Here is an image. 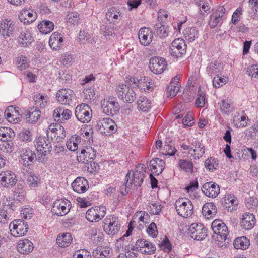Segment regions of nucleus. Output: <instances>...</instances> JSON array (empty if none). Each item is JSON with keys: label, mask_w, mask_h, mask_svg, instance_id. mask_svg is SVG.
<instances>
[{"label": "nucleus", "mask_w": 258, "mask_h": 258, "mask_svg": "<svg viewBox=\"0 0 258 258\" xmlns=\"http://www.w3.org/2000/svg\"><path fill=\"white\" fill-rule=\"evenodd\" d=\"M106 15L107 19L110 21L112 18L117 19L121 14L117 12L116 8L112 7L108 10Z\"/></svg>", "instance_id": "obj_50"}, {"label": "nucleus", "mask_w": 258, "mask_h": 258, "mask_svg": "<svg viewBox=\"0 0 258 258\" xmlns=\"http://www.w3.org/2000/svg\"><path fill=\"white\" fill-rule=\"evenodd\" d=\"M134 248H131L130 247H126L125 250L126 258H136L138 253L134 252Z\"/></svg>", "instance_id": "obj_64"}, {"label": "nucleus", "mask_w": 258, "mask_h": 258, "mask_svg": "<svg viewBox=\"0 0 258 258\" xmlns=\"http://www.w3.org/2000/svg\"><path fill=\"white\" fill-rule=\"evenodd\" d=\"M23 201L19 199H13V200L7 205H4V208L10 211L20 210L23 204Z\"/></svg>", "instance_id": "obj_36"}, {"label": "nucleus", "mask_w": 258, "mask_h": 258, "mask_svg": "<svg viewBox=\"0 0 258 258\" xmlns=\"http://www.w3.org/2000/svg\"><path fill=\"white\" fill-rule=\"evenodd\" d=\"M180 78V76L177 75L172 79L170 85L167 88V92L168 97H174L179 91L181 86L179 82Z\"/></svg>", "instance_id": "obj_21"}, {"label": "nucleus", "mask_w": 258, "mask_h": 258, "mask_svg": "<svg viewBox=\"0 0 258 258\" xmlns=\"http://www.w3.org/2000/svg\"><path fill=\"white\" fill-rule=\"evenodd\" d=\"M186 45L184 42V40H183L180 44H179V46H178L176 48H175L174 50H177V53H179V57H181L183 54H185L186 52Z\"/></svg>", "instance_id": "obj_59"}, {"label": "nucleus", "mask_w": 258, "mask_h": 258, "mask_svg": "<svg viewBox=\"0 0 258 258\" xmlns=\"http://www.w3.org/2000/svg\"><path fill=\"white\" fill-rule=\"evenodd\" d=\"M255 223L254 216L250 213L243 215V229L249 230L253 228Z\"/></svg>", "instance_id": "obj_27"}, {"label": "nucleus", "mask_w": 258, "mask_h": 258, "mask_svg": "<svg viewBox=\"0 0 258 258\" xmlns=\"http://www.w3.org/2000/svg\"><path fill=\"white\" fill-rule=\"evenodd\" d=\"M245 73L251 78H258V64L248 67Z\"/></svg>", "instance_id": "obj_49"}, {"label": "nucleus", "mask_w": 258, "mask_h": 258, "mask_svg": "<svg viewBox=\"0 0 258 258\" xmlns=\"http://www.w3.org/2000/svg\"><path fill=\"white\" fill-rule=\"evenodd\" d=\"M150 167L151 171L155 176L159 175L164 169L165 162L159 158H155L150 161Z\"/></svg>", "instance_id": "obj_19"}, {"label": "nucleus", "mask_w": 258, "mask_h": 258, "mask_svg": "<svg viewBox=\"0 0 258 258\" xmlns=\"http://www.w3.org/2000/svg\"><path fill=\"white\" fill-rule=\"evenodd\" d=\"M208 230L202 223H192L187 229V234L196 240H202L207 236Z\"/></svg>", "instance_id": "obj_7"}, {"label": "nucleus", "mask_w": 258, "mask_h": 258, "mask_svg": "<svg viewBox=\"0 0 258 258\" xmlns=\"http://www.w3.org/2000/svg\"><path fill=\"white\" fill-rule=\"evenodd\" d=\"M2 28L1 34L4 37H10L15 31L16 27L14 23L11 20L5 19L0 23Z\"/></svg>", "instance_id": "obj_18"}, {"label": "nucleus", "mask_w": 258, "mask_h": 258, "mask_svg": "<svg viewBox=\"0 0 258 258\" xmlns=\"http://www.w3.org/2000/svg\"><path fill=\"white\" fill-rule=\"evenodd\" d=\"M211 228L213 232L217 235V241L219 242L218 245L222 246L229 233L228 227L222 221L216 219L212 223Z\"/></svg>", "instance_id": "obj_2"}, {"label": "nucleus", "mask_w": 258, "mask_h": 258, "mask_svg": "<svg viewBox=\"0 0 258 258\" xmlns=\"http://www.w3.org/2000/svg\"><path fill=\"white\" fill-rule=\"evenodd\" d=\"M73 92L68 89L59 90L56 94L57 101L61 104L69 105L72 101Z\"/></svg>", "instance_id": "obj_15"}, {"label": "nucleus", "mask_w": 258, "mask_h": 258, "mask_svg": "<svg viewBox=\"0 0 258 258\" xmlns=\"http://www.w3.org/2000/svg\"><path fill=\"white\" fill-rule=\"evenodd\" d=\"M101 108L104 113L112 116L116 114L120 110L118 102L116 99L112 96H109L102 102Z\"/></svg>", "instance_id": "obj_6"}, {"label": "nucleus", "mask_w": 258, "mask_h": 258, "mask_svg": "<svg viewBox=\"0 0 258 258\" xmlns=\"http://www.w3.org/2000/svg\"><path fill=\"white\" fill-rule=\"evenodd\" d=\"M17 181L16 175L12 171L7 170L0 173V182L5 188L10 189L13 187Z\"/></svg>", "instance_id": "obj_11"}, {"label": "nucleus", "mask_w": 258, "mask_h": 258, "mask_svg": "<svg viewBox=\"0 0 258 258\" xmlns=\"http://www.w3.org/2000/svg\"><path fill=\"white\" fill-rule=\"evenodd\" d=\"M69 211L66 207V203L64 201L57 200L52 206V212L57 216H61L67 214Z\"/></svg>", "instance_id": "obj_20"}, {"label": "nucleus", "mask_w": 258, "mask_h": 258, "mask_svg": "<svg viewBox=\"0 0 258 258\" xmlns=\"http://www.w3.org/2000/svg\"><path fill=\"white\" fill-rule=\"evenodd\" d=\"M159 246L160 248L163 249H166L168 250V252L171 251V244L166 236H165L164 239L162 241V242L159 244Z\"/></svg>", "instance_id": "obj_58"}, {"label": "nucleus", "mask_w": 258, "mask_h": 258, "mask_svg": "<svg viewBox=\"0 0 258 258\" xmlns=\"http://www.w3.org/2000/svg\"><path fill=\"white\" fill-rule=\"evenodd\" d=\"M245 205L248 209L255 207L257 204V200L254 197L245 198Z\"/></svg>", "instance_id": "obj_61"}, {"label": "nucleus", "mask_w": 258, "mask_h": 258, "mask_svg": "<svg viewBox=\"0 0 258 258\" xmlns=\"http://www.w3.org/2000/svg\"><path fill=\"white\" fill-rule=\"evenodd\" d=\"M223 204L226 208H228V210L231 207L230 205L232 208L230 210H235L237 209L238 201L237 198L234 195H228L224 197Z\"/></svg>", "instance_id": "obj_30"}, {"label": "nucleus", "mask_w": 258, "mask_h": 258, "mask_svg": "<svg viewBox=\"0 0 258 258\" xmlns=\"http://www.w3.org/2000/svg\"><path fill=\"white\" fill-rule=\"evenodd\" d=\"M104 125H103L105 128H109L110 130L113 131L114 130V122L110 118H107L103 119Z\"/></svg>", "instance_id": "obj_62"}, {"label": "nucleus", "mask_w": 258, "mask_h": 258, "mask_svg": "<svg viewBox=\"0 0 258 258\" xmlns=\"http://www.w3.org/2000/svg\"><path fill=\"white\" fill-rule=\"evenodd\" d=\"M36 14L28 10H23L20 15L19 18L24 24H30L36 19Z\"/></svg>", "instance_id": "obj_26"}, {"label": "nucleus", "mask_w": 258, "mask_h": 258, "mask_svg": "<svg viewBox=\"0 0 258 258\" xmlns=\"http://www.w3.org/2000/svg\"><path fill=\"white\" fill-rule=\"evenodd\" d=\"M40 32L43 34L51 32L54 29V24L49 20H43L38 25Z\"/></svg>", "instance_id": "obj_33"}, {"label": "nucleus", "mask_w": 258, "mask_h": 258, "mask_svg": "<svg viewBox=\"0 0 258 258\" xmlns=\"http://www.w3.org/2000/svg\"><path fill=\"white\" fill-rule=\"evenodd\" d=\"M223 63L219 60H213L210 62L206 69L208 74L213 77L215 75H221L223 71Z\"/></svg>", "instance_id": "obj_16"}, {"label": "nucleus", "mask_w": 258, "mask_h": 258, "mask_svg": "<svg viewBox=\"0 0 258 258\" xmlns=\"http://www.w3.org/2000/svg\"><path fill=\"white\" fill-rule=\"evenodd\" d=\"M63 41L61 34L58 32H54L50 36L49 44L52 49L57 50L62 45Z\"/></svg>", "instance_id": "obj_25"}, {"label": "nucleus", "mask_w": 258, "mask_h": 258, "mask_svg": "<svg viewBox=\"0 0 258 258\" xmlns=\"http://www.w3.org/2000/svg\"><path fill=\"white\" fill-rule=\"evenodd\" d=\"M102 227L107 234L113 236L119 232L120 229V224L116 216L110 215L104 219Z\"/></svg>", "instance_id": "obj_4"}, {"label": "nucleus", "mask_w": 258, "mask_h": 258, "mask_svg": "<svg viewBox=\"0 0 258 258\" xmlns=\"http://www.w3.org/2000/svg\"><path fill=\"white\" fill-rule=\"evenodd\" d=\"M68 16V22L72 23L73 24H77L80 19L79 15L77 13H72L69 14Z\"/></svg>", "instance_id": "obj_63"}, {"label": "nucleus", "mask_w": 258, "mask_h": 258, "mask_svg": "<svg viewBox=\"0 0 258 258\" xmlns=\"http://www.w3.org/2000/svg\"><path fill=\"white\" fill-rule=\"evenodd\" d=\"M205 104V95L203 92L199 94L198 97L195 101V105L197 107H203Z\"/></svg>", "instance_id": "obj_54"}, {"label": "nucleus", "mask_w": 258, "mask_h": 258, "mask_svg": "<svg viewBox=\"0 0 258 258\" xmlns=\"http://www.w3.org/2000/svg\"><path fill=\"white\" fill-rule=\"evenodd\" d=\"M87 154L88 159H90V163H91L95 158L96 155V151L92 148V146H86V148L82 149V153Z\"/></svg>", "instance_id": "obj_48"}, {"label": "nucleus", "mask_w": 258, "mask_h": 258, "mask_svg": "<svg viewBox=\"0 0 258 258\" xmlns=\"http://www.w3.org/2000/svg\"><path fill=\"white\" fill-rule=\"evenodd\" d=\"M204 165L206 168L209 170L216 169L218 166V161L213 157L208 158L205 160Z\"/></svg>", "instance_id": "obj_43"}, {"label": "nucleus", "mask_w": 258, "mask_h": 258, "mask_svg": "<svg viewBox=\"0 0 258 258\" xmlns=\"http://www.w3.org/2000/svg\"><path fill=\"white\" fill-rule=\"evenodd\" d=\"M182 123L187 126H191L194 124V117L191 113H187L182 119Z\"/></svg>", "instance_id": "obj_52"}, {"label": "nucleus", "mask_w": 258, "mask_h": 258, "mask_svg": "<svg viewBox=\"0 0 258 258\" xmlns=\"http://www.w3.org/2000/svg\"><path fill=\"white\" fill-rule=\"evenodd\" d=\"M175 207L178 214L182 217H190L194 213V206L188 199L182 198L176 200Z\"/></svg>", "instance_id": "obj_3"}, {"label": "nucleus", "mask_w": 258, "mask_h": 258, "mask_svg": "<svg viewBox=\"0 0 258 258\" xmlns=\"http://www.w3.org/2000/svg\"><path fill=\"white\" fill-rule=\"evenodd\" d=\"M221 17L222 15L221 16L218 15V13L211 15L209 22L210 27L213 28L216 27L218 24H221L223 22Z\"/></svg>", "instance_id": "obj_39"}, {"label": "nucleus", "mask_w": 258, "mask_h": 258, "mask_svg": "<svg viewBox=\"0 0 258 258\" xmlns=\"http://www.w3.org/2000/svg\"><path fill=\"white\" fill-rule=\"evenodd\" d=\"M140 42L143 45L147 46L152 41V35L148 28H141L138 33Z\"/></svg>", "instance_id": "obj_23"}, {"label": "nucleus", "mask_w": 258, "mask_h": 258, "mask_svg": "<svg viewBox=\"0 0 258 258\" xmlns=\"http://www.w3.org/2000/svg\"><path fill=\"white\" fill-rule=\"evenodd\" d=\"M167 66L165 59L162 57H152L149 61V67L150 70L155 74L162 73Z\"/></svg>", "instance_id": "obj_12"}, {"label": "nucleus", "mask_w": 258, "mask_h": 258, "mask_svg": "<svg viewBox=\"0 0 258 258\" xmlns=\"http://www.w3.org/2000/svg\"><path fill=\"white\" fill-rule=\"evenodd\" d=\"M147 232L150 236L155 237L157 236L158 231L157 230L156 224L154 222H152L147 229Z\"/></svg>", "instance_id": "obj_53"}, {"label": "nucleus", "mask_w": 258, "mask_h": 258, "mask_svg": "<svg viewBox=\"0 0 258 258\" xmlns=\"http://www.w3.org/2000/svg\"><path fill=\"white\" fill-rule=\"evenodd\" d=\"M144 246L143 249H141V252L148 255H151L155 253L156 247L154 244L147 241V244Z\"/></svg>", "instance_id": "obj_45"}, {"label": "nucleus", "mask_w": 258, "mask_h": 258, "mask_svg": "<svg viewBox=\"0 0 258 258\" xmlns=\"http://www.w3.org/2000/svg\"><path fill=\"white\" fill-rule=\"evenodd\" d=\"M146 169V168L144 164H139L136 167V171L132 176L131 175V177L129 179L128 186H131L134 184L135 186L141 187L145 178Z\"/></svg>", "instance_id": "obj_10"}, {"label": "nucleus", "mask_w": 258, "mask_h": 258, "mask_svg": "<svg viewBox=\"0 0 258 258\" xmlns=\"http://www.w3.org/2000/svg\"><path fill=\"white\" fill-rule=\"evenodd\" d=\"M131 177V171H128L126 174L125 178V182L120 187V193L125 196L127 195L128 192V189L131 186H128L129 184V179Z\"/></svg>", "instance_id": "obj_47"}, {"label": "nucleus", "mask_w": 258, "mask_h": 258, "mask_svg": "<svg viewBox=\"0 0 258 258\" xmlns=\"http://www.w3.org/2000/svg\"><path fill=\"white\" fill-rule=\"evenodd\" d=\"M183 40H184L182 39L178 38L173 41L171 43L170 45V52L172 56L177 58L179 57V53H177L174 49L176 48L178 46H179V44Z\"/></svg>", "instance_id": "obj_46"}, {"label": "nucleus", "mask_w": 258, "mask_h": 258, "mask_svg": "<svg viewBox=\"0 0 258 258\" xmlns=\"http://www.w3.org/2000/svg\"><path fill=\"white\" fill-rule=\"evenodd\" d=\"M33 41V38L30 32L27 30L22 31L18 38V42L20 44L24 47L28 46Z\"/></svg>", "instance_id": "obj_31"}, {"label": "nucleus", "mask_w": 258, "mask_h": 258, "mask_svg": "<svg viewBox=\"0 0 258 258\" xmlns=\"http://www.w3.org/2000/svg\"><path fill=\"white\" fill-rule=\"evenodd\" d=\"M37 150V156L34 151L32 150H26L22 155V159L23 161V165L25 167L31 165L33 162L34 158L38 161L43 162L45 161V156L50 153L52 146H34Z\"/></svg>", "instance_id": "obj_1"}, {"label": "nucleus", "mask_w": 258, "mask_h": 258, "mask_svg": "<svg viewBox=\"0 0 258 258\" xmlns=\"http://www.w3.org/2000/svg\"><path fill=\"white\" fill-rule=\"evenodd\" d=\"M72 241L71 235L69 233H63L58 235L56 239V243L61 247H66L71 244Z\"/></svg>", "instance_id": "obj_32"}, {"label": "nucleus", "mask_w": 258, "mask_h": 258, "mask_svg": "<svg viewBox=\"0 0 258 258\" xmlns=\"http://www.w3.org/2000/svg\"><path fill=\"white\" fill-rule=\"evenodd\" d=\"M217 212V207L213 203H207L203 206V215L207 218L213 217L216 214Z\"/></svg>", "instance_id": "obj_29"}, {"label": "nucleus", "mask_w": 258, "mask_h": 258, "mask_svg": "<svg viewBox=\"0 0 258 258\" xmlns=\"http://www.w3.org/2000/svg\"><path fill=\"white\" fill-rule=\"evenodd\" d=\"M137 108L143 112H148L152 107L151 101L145 96H140L137 101Z\"/></svg>", "instance_id": "obj_24"}, {"label": "nucleus", "mask_w": 258, "mask_h": 258, "mask_svg": "<svg viewBox=\"0 0 258 258\" xmlns=\"http://www.w3.org/2000/svg\"><path fill=\"white\" fill-rule=\"evenodd\" d=\"M92 110L90 106L86 104H81L78 105L75 109V116L81 122L88 123L92 118Z\"/></svg>", "instance_id": "obj_8"}, {"label": "nucleus", "mask_w": 258, "mask_h": 258, "mask_svg": "<svg viewBox=\"0 0 258 258\" xmlns=\"http://www.w3.org/2000/svg\"><path fill=\"white\" fill-rule=\"evenodd\" d=\"M185 38L189 42L194 41L198 37V31L195 27L188 28L185 33Z\"/></svg>", "instance_id": "obj_41"}, {"label": "nucleus", "mask_w": 258, "mask_h": 258, "mask_svg": "<svg viewBox=\"0 0 258 258\" xmlns=\"http://www.w3.org/2000/svg\"><path fill=\"white\" fill-rule=\"evenodd\" d=\"M29 61L25 56L21 55L16 58L17 67L21 70H25L29 66Z\"/></svg>", "instance_id": "obj_37"}, {"label": "nucleus", "mask_w": 258, "mask_h": 258, "mask_svg": "<svg viewBox=\"0 0 258 258\" xmlns=\"http://www.w3.org/2000/svg\"><path fill=\"white\" fill-rule=\"evenodd\" d=\"M249 4L251 7L250 17L253 19H258V0H249Z\"/></svg>", "instance_id": "obj_44"}, {"label": "nucleus", "mask_w": 258, "mask_h": 258, "mask_svg": "<svg viewBox=\"0 0 258 258\" xmlns=\"http://www.w3.org/2000/svg\"><path fill=\"white\" fill-rule=\"evenodd\" d=\"M26 194V191L24 188L21 187V188L16 189L15 191V199L21 200V201H24V196Z\"/></svg>", "instance_id": "obj_60"}, {"label": "nucleus", "mask_w": 258, "mask_h": 258, "mask_svg": "<svg viewBox=\"0 0 258 258\" xmlns=\"http://www.w3.org/2000/svg\"><path fill=\"white\" fill-rule=\"evenodd\" d=\"M33 248V244L27 239L20 240L17 245L18 251L23 254L30 253L32 251Z\"/></svg>", "instance_id": "obj_22"}, {"label": "nucleus", "mask_w": 258, "mask_h": 258, "mask_svg": "<svg viewBox=\"0 0 258 258\" xmlns=\"http://www.w3.org/2000/svg\"><path fill=\"white\" fill-rule=\"evenodd\" d=\"M12 235L14 237L24 236L28 231V225L27 222L21 219L13 221L9 225Z\"/></svg>", "instance_id": "obj_9"}, {"label": "nucleus", "mask_w": 258, "mask_h": 258, "mask_svg": "<svg viewBox=\"0 0 258 258\" xmlns=\"http://www.w3.org/2000/svg\"><path fill=\"white\" fill-rule=\"evenodd\" d=\"M104 207L91 208L86 213V218L90 222H96L100 220L105 215Z\"/></svg>", "instance_id": "obj_13"}, {"label": "nucleus", "mask_w": 258, "mask_h": 258, "mask_svg": "<svg viewBox=\"0 0 258 258\" xmlns=\"http://www.w3.org/2000/svg\"><path fill=\"white\" fill-rule=\"evenodd\" d=\"M178 165L180 168L187 172L192 173L194 172L193 164L189 160L180 159L179 161Z\"/></svg>", "instance_id": "obj_38"}, {"label": "nucleus", "mask_w": 258, "mask_h": 258, "mask_svg": "<svg viewBox=\"0 0 258 258\" xmlns=\"http://www.w3.org/2000/svg\"><path fill=\"white\" fill-rule=\"evenodd\" d=\"M242 115L239 113L236 112L233 117L232 124L237 127H240L242 125Z\"/></svg>", "instance_id": "obj_57"}, {"label": "nucleus", "mask_w": 258, "mask_h": 258, "mask_svg": "<svg viewBox=\"0 0 258 258\" xmlns=\"http://www.w3.org/2000/svg\"><path fill=\"white\" fill-rule=\"evenodd\" d=\"M215 75L213 79V85L215 88H219L228 82V78L224 76Z\"/></svg>", "instance_id": "obj_40"}, {"label": "nucleus", "mask_w": 258, "mask_h": 258, "mask_svg": "<svg viewBox=\"0 0 258 258\" xmlns=\"http://www.w3.org/2000/svg\"><path fill=\"white\" fill-rule=\"evenodd\" d=\"M242 14V9L241 7L238 8L233 13L232 17V22L236 25L240 21V16Z\"/></svg>", "instance_id": "obj_55"}, {"label": "nucleus", "mask_w": 258, "mask_h": 258, "mask_svg": "<svg viewBox=\"0 0 258 258\" xmlns=\"http://www.w3.org/2000/svg\"><path fill=\"white\" fill-rule=\"evenodd\" d=\"M40 179L37 176L32 173L28 175L26 180L27 183L31 188L37 187L40 183Z\"/></svg>", "instance_id": "obj_42"}, {"label": "nucleus", "mask_w": 258, "mask_h": 258, "mask_svg": "<svg viewBox=\"0 0 258 258\" xmlns=\"http://www.w3.org/2000/svg\"><path fill=\"white\" fill-rule=\"evenodd\" d=\"M74 191L78 194L85 192L89 188L88 181L83 177H78L72 183Z\"/></svg>", "instance_id": "obj_17"}, {"label": "nucleus", "mask_w": 258, "mask_h": 258, "mask_svg": "<svg viewBox=\"0 0 258 258\" xmlns=\"http://www.w3.org/2000/svg\"><path fill=\"white\" fill-rule=\"evenodd\" d=\"M202 192L209 198H216L220 193V187L216 183L210 181L203 185Z\"/></svg>", "instance_id": "obj_14"}, {"label": "nucleus", "mask_w": 258, "mask_h": 258, "mask_svg": "<svg viewBox=\"0 0 258 258\" xmlns=\"http://www.w3.org/2000/svg\"><path fill=\"white\" fill-rule=\"evenodd\" d=\"M220 110L223 114L229 115L233 110L234 107L228 99H223L219 103Z\"/></svg>", "instance_id": "obj_34"}, {"label": "nucleus", "mask_w": 258, "mask_h": 258, "mask_svg": "<svg viewBox=\"0 0 258 258\" xmlns=\"http://www.w3.org/2000/svg\"><path fill=\"white\" fill-rule=\"evenodd\" d=\"M116 92L119 98L125 103H132L136 98L133 89L124 84L116 86Z\"/></svg>", "instance_id": "obj_5"}, {"label": "nucleus", "mask_w": 258, "mask_h": 258, "mask_svg": "<svg viewBox=\"0 0 258 258\" xmlns=\"http://www.w3.org/2000/svg\"><path fill=\"white\" fill-rule=\"evenodd\" d=\"M19 138L23 141H30L32 140V134L28 130H24L19 134Z\"/></svg>", "instance_id": "obj_51"}, {"label": "nucleus", "mask_w": 258, "mask_h": 258, "mask_svg": "<svg viewBox=\"0 0 258 258\" xmlns=\"http://www.w3.org/2000/svg\"><path fill=\"white\" fill-rule=\"evenodd\" d=\"M41 112L37 108H31L25 112L26 120L33 123L36 122L40 117Z\"/></svg>", "instance_id": "obj_28"}, {"label": "nucleus", "mask_w": 258, "mask_h": 258, "mask_svg": "<svg viewBox=\"0 0 258 258\" xmlns=\"http://www.w3.org/2000/svg\"><path fill=\"white\" fill-rule=\"evenodd\" d=\"M93 143V138L92 134L88 132L85 133V135L83 136V139H82V145H90Z\"/></svg>", "instance_id": "obj_56"}, {"label": "nucleus", "mask_w": 258, "mask_h": 258, "mask_svg": "<svg viewBox=\"0 0 258 258\" xmlns=\"http://www.w3.org/2000/svg\"><path fill=\"white\" fill-rule=\"evenodd\" d=\"M156 34L160 38H165L168 35L169 28L161 23L156 24L154 26Z\"/></svg>", "instance_id": "obj_35"}]
</instances>
